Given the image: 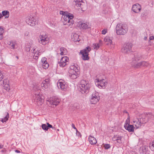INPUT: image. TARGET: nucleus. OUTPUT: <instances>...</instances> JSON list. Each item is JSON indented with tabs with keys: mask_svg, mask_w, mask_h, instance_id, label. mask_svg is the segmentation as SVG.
Listing matches in <instances>:
<instances>
[{
	"mask_svg": "<svg viewBox=\"0 0 154 154\" xmlns=\"http://www.w3.org/2000/svg\"><path fill=\"white\" fill-rule=\"evenodd\" d=\"M32 91L34 94L33 99L37 102L42 103L44 101V99L42 94L40 93V88L38 85L36 84L33 85Z\"/></svg>",
	"mask_w": 154,
	"mask_h": 154,
	"instance_id": "obj_1",
	"label": "nucleus"
},
{
	"mask_svg": "<svg viewBox=\"0 0 154 154\" xmlns=\"http://www.w3.org/2000/svg\"><path fill=\"white\" fill-rule=\"evenodd\" d=\"M116 29L117 35H124L128 32V27L126 24L119 23L117 25Z\"/></svg>",
	"mask_w": 154,
	"mask_h": 154,
	"instance_id": "obj_2",
	"label": "nucleus"
},
{
	"mask_svg": "<svg viewBox=\"0 0 154 154\" xmlns=\"http://www.w3.org/2000/svg\"><path fill=\"white\" fill-rule=\"evenodd\" d=\"M90 87V84L88 81L82 80L80 82L79 91L82 94L87 93Z\"/></svg>",
	"mask_w": 154,
	"mask_h": 154,
	"instance_id": "obj_3",
	"label": "nucleus"
},
{
	"mask_svg": "<svg viewBox=\"0 0 154 154\" xmlns=\"http://www.w3.org/2000/svg\"><path fill=\"white\" fill-rule=\"evenodd\" d=\"M73 15L69 13L64 15L63 19L65 21L64 22V25H67L71 27L72 26L73 24Z\"/></svg>",
	"mask_w": 154,
	"mask_h": 154,
	"instance_id": "obj_4",
	"label": "nucleus"
},
{
	"mask_svg": "<svg viewBox=\"0 0 154 154\" xmlns=\"http://www.w3.org/2000/svg\"><path fill=\"white\" fill-rule=\"evenodd\" d=\"M100 99L99 93L96 91L93 92L90 99V102L92 104H95L98 102Z\"/></svg>",
	"mask_w": 154,
	"mask_h": 154,
	"instance_id": "obj_5",
	"label": "nucleus"
},
{
	"mask_svg": "<svg viewBox=\"0 0 154 154\" xmlns=\"http://www.w3.org/2000/svg\"><path fill=\"white\" fill-rule=\"evenodd\" d=\"M91 50V48L88 46L85 48L80 51V53L82 55V58L84 60H88L89 59L88 56V53Z\"/></svg>",
	"mask_w": 154,
	"mask_h": 154,
	"instance_id": "obj_6",
	"label": "nucleus"
},
{
	"mask_svg": "<svg viewBox=\"0 0 154 154\" xmlns=\"http://www.w3.org/2000/svg\"><path fill=\"white\" fill-rule=\"evenodd\" d=\"M132 47L131 43H127L124 44L121 49L122 52L125 54H128L130 52Z\"/></svg>",
	"mask_w": 154,
	"mask_h": 154,
	"instance_id": "obj_7",
	"label": "nucleus"
},
{
	"mask_svg": "<svg viewBox=\"0 0 154 154\" xmlns=\"http://www.w3.org/2000/svg\"><path fill=\"white\" fill-rule=\"evenodd\" d=\"M48 42V38L47 35L45 33L40 35L39 39V42L40 43L43 45H45Z\"/></svg>",
	"mask_w": 154,
	"mask_h": 154,
	"instance_id": "obj_8",
	"label": "nucleus"
},
{
	"mask_svg": "<svg viewBox=\"0 0 154 154\" xmlns=\"http://www.w3.org/2000/svg\"><path fill=\"white\" fill-rule=\"evenodd\" d=\"M57 85L58 88L63 91H65L66 90L67 85L65 81L62 79H60L57 83Z\"/></svg>",
	"mask_w": 154,
	"mask_h": 154,
	"instance_id": "obj_9",
	"label": "nucleus"
},
{
	"mask_svg": "<svg viewBox=\"0 0 154 154\" xmlns=\"http://www.w3.org/2000/svg\"><path fill=\"white\" fill-rule=\"evenodd\" d=\"M26 22L29 25L32 26H33L37 23L36 19L32 16L28 17L26 20Z\"/></svg>",
	"mask_w": 154,
	"mask_h": 154,
	"instance_id": "obj_10",
	"label": "nucleus"
},
{
	"mask_svg": "<svg viewBox=\"0 0 154 154\" xmlns=\"http://www.w3.org/2000/svg\"><path fill=\"white\" fill-rule=\"evenodd\" d=\"M106 81L105 80L96 79L95 82L96 85L100 88H105Z\"/></svg>",
	"mask_w": 154,
	"mask_h": 154,
	"instance_id": "obj_11",
	"label": "nucleus"
},
{
	"mask_svg": "<svg viewBox=\"0 0 154 154\" xmlns=\"http://www.w3.org/2000/svg\"><path fill=\"white\" fill-rule=\"evenodd\" d=\"M69 61L68 57L66 56H64L61 58L59 64L60 66L64 67L68 63Z\"/></svg>",
	"mask_w": 154,
	"mask_h": 154,
	"instance_id": "obj_12",
	"label": "nucleus"
},
{
	"mask_svg": "<svg viewBox=\"0 0 154 154\" xmlns=\"http://www.w3.org/2000/svg\"><path fill=\"white\" fill-rule=\"evenodd\" d=\"M132 58V64L133 63L135 64L137 62V61L140 60L141 58V56L139 53H135L134 55L132 54L131 55Z\"/></svg>",
	"mask_w": 154,
	"mask_h": 154,
	"instance_id": "obj_13",
	"label": "nucleus"
},
{
	"mask_svg": "<svg viewBox=\"0 0 154 154\" xmlns=\"http://www.w3.org/2000/svg\"><path fill=\"white\" fill-rule=\"evenodd\" d=\"M60 100L56 97H52L50 100V103L53 105V107H55L59 103Z\"/></svg>",
	"mask_w": 154,
	"mask_h": 154,
	"instance_id": "obj_14",
	"label": "nucleus"
},
{
	"mask_svg": "<svg viewBox=\"0 0 154 154\" xmlns=\"http://www.w3.org/2000/svg\"><path fill=\"white\" fill-rule=\"evenodd\" d=\"M122 137L118 134L114 135L112 138L113 141H116L115 143L120 144L122 143Z\"/></svg>",
	"mask_w": 154,
	"mask_h": 154,
	"instance_id": "obj_15",
	"label": "nucleus"
},
{
	"mask_svg": "<svg viewBox=\"0 0 154 154\" xmlns=\"http://www.w3.org/2000/svg\"><path fill=\"white\" fill-rule=\"evenodd\" d=\"M141 10V6L138 4H136L133 5L132 11L136 13H138Z\"/></svg>",
	"mask_w": 154,
	"mask_h": 154,
	"instance_id": "obj_16",
	"label": "nucleus"
},
{
	"mask_svg": "<svg viewBox=\"0 0 154 154\" xmlns=\"http://www.w3.org/2000/svg\"><path fill=\"white\" fill-rule=\"evenodd\" d=\"M3 88L7 91H9L10 89L9 85V80L8 79H4L3 81Z\"/></svg>",
	"mask_w": 154,
	"mask_h": 154,
	"instance_id": "obj_17",
	"label": "nucleus"
},
{
	"mask_svg": "<svg viewBox=\"0 0 154 154\" xmlns=\"http://www.w3.org/2000/svg\"><path fill=\"white\" fill-rule=\"evenodd\" d=\"M124 127L125 129L128 131L129 132H133L134 130V127L132 125H130L128 123L125 124Z\"/></svg>",
	"mask_w": 154,
	"mask_h": 154,
	"instance_id": "obj_18",
	"label": "nucleus"
},
{
	"mask_svg": "<svg viewBox=\"0 0 154 154\" xmlns=\"http://www.w3.org/2000/svg\"><path fill=\"white\" fill-rule=\"evenodd\" d=\"M79 35L75 33H73L71 35V39L72 41L74 42H79L80 41L79 38Z\"/></svg>",
	"mask_w": 154,
	"mask_h": 154,
	"instance_id": "obj_19",
	"label": "nucleus"
},
{
	"mask_svg": "<svg viewBox=\"0 0 154 154\" xmlns=\"http://www.w3.org/2000/svg\"><path fill=\"white\" fill-rule=\"evenodd\" d=\"M41 61L43 67L45 69H47L49 65L48 63L47 62L46 58L43 57L41 60Z\"/></svg>",
	"mask_w": 154,
	"mask_h": 154,
	"instance_id": "obj_20",
	"label": "nucleus"
},
{
	"mask_svg": "<svg viewBox=\"0 0 154 154\" xmlns=\"http://www.w3.org/2000/svg\"><path fill=\"white\" fill-rule=\"evenodd\" d=\"M76 5L78 7H80L82 9L83 8V6L85 4L83 0H74Z\"/></svg>",
	"mask_w": 154,
	"mask_h": 154,
	"instance_id": "obj_21",
	"label": "nucleus"
},
{
	"mask_svg": "<svg viewBox=\"0 0 154 154\" xmlns=\"http://www.w3.org/2000/svg\"><path fill=\"white\" fill-rule=\"evenodd\" d=\"M143 123L141 121V119L140 120L139 119H137L136 120L133 121V124L135 125L137 128H138L141 126V125Z\"/></svg>",
	"mask_w": 154,
	"mask_h": 154,
	"instance_id": "obj_22",
	"label": "nucleus"
},
{
	"mask_svg": "<svg viewBox=\"0 0 154 154\" xmlns=\"http://www.w3.org/2000/svg\"><path fill=\"white\" fill-rule=\"evenodd\" d=\"M50 82V80L48 79H45V80L42 82L41 84V86L45 88H48Z\"/></svg>",
	"mask_w": 154,
	"mask_h": 154,
	"instance_id": "obj_23",
	"label": "nucleus"
},
{
	"mask_svg": "<svg viewBox=\"0 0 154 154\" xmlns=\"http://www.w3.org/2000/svg\"><path fill=\"white\" fill-rule=\"evenodd\" d=\"M35 49L33 48L31 50V51H32V53H33L34 54L33 56V58L35 60H37L38 59V56L41 54L40 51H36L35 52Z\"/></svg>",
	"mask_w": 154,
	"mask_h": 154,
	"instance_id": "obj_24",
	"label": "nucleus"
},
{
	"mask_svg": "<svg viewBox=\"0 0 154 154\" xmlns=\"http://www.w3.org/2000/svg\"><path fill=\"white\" fill-rule=\"evenodd\" d=\"M69 76L72 79H76L78 76L77 72H72L71 70L69 71Z\"/></svg>",
	"mask_w": 154,
	"mask_h": 154,
	"instance_id": "obj_25",
	"label": "nucleus"
},
{
	"mask_svg": "<svg viewBox=\"0 0 154 154\" xmlns=\"http://www.w3.org/2000/svg\"><path fill=\"white\" fill-rule=\"evenodd\" d=\"M89 141L92 145L95 144L97 143L96 139L94 137L90 136L88 137Z\"/></svg>",
	"mask_w": 154,
	"mask_h": 154,
	"instance_id": "obj_26",
	"label": "nucleus"
},
{
	"mask_svg": "<svg viewBox=\"0 0 154 154\" xmlns=\"http://www.w3.org/2000/svg\"><path fill=\"white\" fill-rule=\"evenodd\" d=\"M146 117L148 119V120L154 119V116L151 112L146 113Z\"/></svg>",
	"mask_w": 154,
	"mask_h": 154,
	"instance_id": "obj_27",
	"label": "nucleus"
},
{
	"mask_svg": "<svg viewBox=\"0 0 154 154\" xmlns=\"http://www.w3.org/2000/svg\"><path fill=\"white\" fill-rule=\"evenodd\" d=\"M104 41L107 45H111L112 44V40L109 36H106L104 38Z\"/></svg>",
	"mask_w": 154,
	"mask_h": 154,
	"instance_id": "obj_28",
	"label": "nucleus"
},
{
	"mask_svg": "<svg viewBox=\"0 0 154 154\" xmlns=\"http://www.w3.org/2000/svg\"><path fill=\"white\" fill-rule=\"evenodd\" d=\"M79 26L83 29H88L90 28L89 23H84L80 24L79 25Z\"/></svg>",
	"mask_w": 154,
	"mask_h": 154,
	"instance_id": "obj_29",
	"label": "nucleus"
},
{
	"mask_svg": "<svg viewBox=\"0 0 154 154\" xmlns=\"http://www.w3.org/2000/svg\"><path fill=\"white\" fill-rule=\"evenodd\" d=\"M60 54L62 55H66L67 53V51L66 48L64 47L61 48H60Z\"/></svg>",
	"mask_w": 154,
	"mask_h": 154,
	"instance_id": "obj_30",
	"label": "nucleus"
},
{
	"mask_svg": "<svg viewBox=\"0 0 154 154\" xmlns=\"http://www.w3.org/2000/svg\"><path fill=\"white\" fill-rule=\"evenodd\" d=\"M70 69L69 71H70L71 70L72 72H78L79 71V70L77 69L76 66L75 65L71 66L70 67Z\"/></svg>",
	"mask_w": 154,
	"mask_h": 154,
	"instance_id": "obj_31",
	"label": "nucleus"
},
{
	"mask_svg": "<svg viewBox=\"0 0 154 154\" xmlns=\"http://www.w3.org/2000/svg\"><path fill=\"white\" fill-rule=\"evenodd\" d=\"M2 15L4 16L5 18H8L9 17V13L8 11H2Z\"/></svg>",
	"mask_w": 154,
	"mask_h": 154,
	"instance_id": "obj_32",
	"label": "nucleus"
},
{
	"mask_svg": "<svg viewBox=\"0 0 154 154\" xmlns=\"http://www.w3.org/2000/svg\"><path fill=\"white\" fill-rule=\"evenodd\" d=\"M9 118V114L8 113H7V114L6 116L3 118L2 119L1 121L4 123L6 122L8 120Z\"/></svg>",
	"mask_w": 154,
	"mask_h": 154,
	"instance_id": "obj_33",
	"label": "nucleus"
},
{
	"mask_svg": "<svg viewBox=\"0 0 154 154\" xmlns=\"http://www.w3.org/2000/svg\"><path fill=\"white\" fill-rule=\"evenodd\" d=\"M143 153L144 154H149V150L147 148L144 146L143 147Z\"/></svg>",
	"mask_w": 154,
	"mask_h": 154,
	"instance_id": "obj_34",
	"label": "nucleus"
},
{
	"mask_svg": "<svg viewBox=\"0 0 154 154\" xmlns=\"http://www.w3.org/2000/svg\"><path fill=\"white\" fill-rule=\"evenodd\" d=\"M149 147L151 150L154 152V141L149 143Z\"/></svg>",
	"mask_w": 154,
	"mask_h": 154,
	"instance_id": "obj_35",
	"label": "nucleus"
},
{
	"mask_svg": "<svg viewBox=\"0 0 154 154\" xmlns=\"http://www.w3.org/2000/svg\"><path fill=\"white\" fill-rule=\"evenodd\" d=\"M132 65L134 66V67L138 68L140 66H142V62H141L138 63H136L135 64L133 63Z\"/></svg>",
	"mask_w": 154,
	"mask_h": 154,
	"instance_id": "obj_36",
	"label": "nucleus"
},
{
	"mask_svg": "<svg viewBox=\"0 0 154 154\" xmlns=\"http://www.w3.org/2000/svg\"><path fill=\"white\" fill-rule=\"evenodd\" d=\"M48 22L50 24L51 26H55L56 23L53 20H51V19H49L48 20Z\"/></svg>",
	"mask_w": 154,
	"mask_h": 154,
	"instance_id": "obj_37",
	"label": "nucleus"
},
{
	"mask_svg": "<svg viewBox=\"0 0 154 154\" xmlns=\"http://www.w3.org/2000/svg\"><path fill=\"white\" fill-rule=\"evenodd\" d=\"M93 47L94 49L97 50L100 47V45L99 44H93Z\"/></svg>",
	"mask_w": 154,
	"mask_h": 154,
	"instance_id": "obj_38",
	"label": "nucleus"
},
{
	"mask_svg": "<svg viewBox=\"0 0 154 154\" xmlns=\"http://www.w3.org/2000/svg\"><path fill=\"white\" fill-rule=\"evenodd\" d=\"M42 127L44 130L47 131L48 130L47 126L45 124H42Z\"/></svg>",
	"mask_w": 154,
	"mask_h": 154,
	"instance_id": "obj_39",
	"label": "nucleus"
},
{
	"mask_svg": "<svg viewBox=\"0 0 154 154\" xmlns=\"http://www.w3.org/2000/svg\"><path fill=\"white\" fill-rule=\"evenodd\" d=\"M9 45L10 46L11 48L13 49H14V47L15 45V43L13 42H11L9 44Z\"/></svg>",
	"mask_w": 154,
	"mask_h": 154,
	"instance_id": "obj_40",
	"label": "nucleus"
},
{
	"mask_svg": "<svg viewBox=\"0 0 154 154\" xmlns=\"http://www.w3.org/2000/svg\"><path fill=\"white\" fill-rule=\"evenodd\" d=\"M142 66H148L149 65V63L147 62L142 61Z\"/></svg>",
	"mask_w": 154,
	"mask_h": 154,
	"instance_id": "obj_41",
	"label": "nucleus"
},
{
	"mask_svg": "<svg viewBox=\"0 0 154 154\" xmlns=\"http://www.w3.org/2000/svg\"><path fill=\"white\" fill-rule=\"evenodd\" d=\"M104 147L106 149H108L110 147V145L108 144H106L104 145Z\"/></svg>",
	"mask_w": 154,
	"mask_h": 154,
	"instance_id": "obj_42",
	"label": "nucleus"
},
{
	"mask_svg": "<svg viewBox=\"0 0 154 154\" xmlns=\"http://www.w3.org/2000/svg\"><path fill=\"white\" fill-rule=\"evenodd\" d=\"M107 32V29H103L102 32V33L103 35L105 34Z\"/></svg>",
	"mask_w": 154,
	"mask_h": 154,
	"instance_id": "obj_43",
	"label": "nucleus"
},
{
	"mask_svg": "<svg viewBox=\"0 0 154 154\" xmlns=\"http://www.w3.org/2000/svg\"><path fill=\"white\" fill-rule=\"evenodd\" d=\"M46 124L47 125V127L48 129L49 128H52L53 129L54 128L49 123L47 122Z\"/></svg>",
	"mask_w": 154,
	"mask_h": 154,
	"instance_id": "obj_44",
	"label": "nucleus"
},
{
	"mask_svg": "<svg viewBox=\"0 0 154 154\" xmlns=\"http://www.w3.org/2000/svg\"><path fill=\"white\" fill-rule=\"evenodd\" d=\"M76 135L79 137H81V134L79 131H78L77 129H76Z\"/></svg>",
	"mask_w": 154,
	"mask_h": 154,
	"instance_id": "obj_45",
	"label": "nucleus"
},
{
	"mask_svg": "<svg viewBox=\"0 0 154 154\" xmlns=\"http://www.w3.org/2000/svg\"><path fill=\"white\" fill-rule=\"evenodd\" d=\"M3 75L2 73V72L0 70V81H1L3 79L2 78Z\"/></svg>",
	"mask_w": 154,
	"mask_h": 154,
	"instance_id": "obj_46",
	"label": "nucleus"
},
{
	"mask_svg": "<svg viewBox=\"0 0 154 154\" xmlns=\"http://www.w3.org/2000/svg\"><path fill=\"white\" fill-rule=\"evenodd\" d=\"M3 33L2 32H0V40H1L3 38Z\"/></svg>",
	"mask_w": 154,
	"mask_h": 154,
	"instance_id": "obj_47",
	"label": "nucleus"
},
{
	"mask_svg": "<svg viewBox=\"0 0 154 154\" xmlns=\"http://www.w3.org/2000/svg\"><path fill=\"white\" fill-rule=\"evenodd\" d=\"M154 39V36L152 35V36H150L149 40H153Z\"/></svg>",
	"mask_w": 154,
	"mask_h": 154,
	"instance_id": "obj_48",
	"label": "nucleus"
},
{
	"mask_svg": "<svg viewBox=\"0 0 154 154\" xmlns=\"http://www.w3.org/2000/svg\"><path fill=\"white\" fill-rule=\"evenodd\" d=\"M2 32V33L4 32V30L2 26L0 27V32Z\"/></svg>",
	"mask_w": 154,
	"mask_h": 154,
	"instance_id": "obj_49",
	"label": "nucleus"
},
{
	"mask_svg": "<svg viewBox=\"0 0 154 154\" xmlns=\"http://www.w3.org/2000/svg\"><path fill=\"white\" fill-rule=\"evenodd\" d=\"M26 50L27 51H29L30 50V48L29 47H26Z\"/></svg>",
	"mask_w": 154,
	"mask_h": 154,
	"instance_id": "obj_50",
	"label": "nucleus"
},
{
	"mask_svg": "<svg viewBox=\"0 0 154 154\" xmlns=\"http://www.w3.org/2000/svg\"><path fill=\"white\" fill-rule=\"evenodd\" d=\"M72 127L74 129H75L76 130V128L75 127V125L73 124L72 123Z\"/></svg>",
	"mask_w": 154,
	"mask_h": 154,
	"instance_id": "obj_51",
	"label": "nucleus"
},
{
	"mask_svg": "<svg viewBox=\"0 0 154 154\" xmlns=\"http://www.w3.org/2000/svg\"><path fill=\"white\" fill-rule=\"evenodd\" d=\"M29 32H25L24 33V35L26 36H27L28 35Z\"/></svg>",
	"mask_w": 154,
	"mask_h": 154,
	"instance_id": "obj_52",
	"label": "nucleus"
},
{
	"mask_svg": "<svg viewBox=\"0 0 154 154\" xmlns=\"http://www.w3.org/2000/svg\"><path fill=\"white\" fill-rule=\"evenodd\" d=\"M15 152H16V153H20V151H19L18 150H16L15 151Z\"/></svg>",
	"mask_w": 154,
	"mask_h": 154,
	"instance_id": "obj_53",
	"label": "nucleus"
},
{
	"mask_svg": "<svg viewBox=\"0 0 154 154\" xmlns=\"http://www.w3.org/2000/svg\"><path fill=\"white\" fill-rule=\"evenodd\" d=\"M5 151H6V150L5 149H2L1 150V152H2L4 153L5 152Z\"/></svg>",
	"mask_w": 154,
	"mask_h": 154,
	"instance_id": "obj_54",
	"label": "nucleus"
},
{
	"mask_svg": "<svg viewBox=\"0 0 154 154\" xmlns=\"http://www.w3.org/2000/svg\"><path fill=\"white\" fill-rule=\"evenodd\" d=\"M2 17H3V15L1 13H0V19H1Z\"/></svg>",
	"mask_w": 154,
	"mask_h": 154,
	"instance_id": "obj_55",
	"label": "nucleus"
},
{
	"mask_svg": "<svg viewBox=\"0 0 154 154\" xmlns=\"http://www.w3.org/2000/svg\"><path fill=\"white\" fill-rule=\"evenodd\" d=\"M63 11H60V14H63Z\"/></svg>",
	"mask_w": 154,
	"mask_h": 154,
	"instance_id": "obj_56",
	"label": "nucleus"
},
{
	"mask_svg": "<svg viewBox=\"0 0 154 154\" xmlns=\"http://www.w3.org/2000/svg\"><path fill=\"white\" fill-rule=\"evenodd\" d=\"M147 39V37H144V39L145 40H146Z\"/></svg>",
	"mask_w": 154,
	"mask_h": 154,
	"instance_id": "obj_57",
	"label": "nucleus"
},
{
	"mask_svg": "<svg viewBox=\"0 0 154 154\" xmlns=\"http://www.w3.org/2000/svg\"><path fill=\"white\" fill-rule=\"evenodd\" d=\"M153 154H154V152L153 153Z\"/></svg>",
	"mask_w": 154,
	"mask_h": 154,
	"instance_id": "obj_58",
	"label": "nucleus"
}]
</instances>
